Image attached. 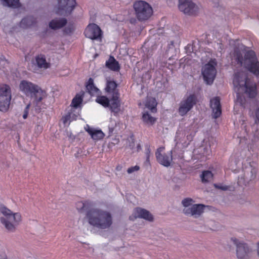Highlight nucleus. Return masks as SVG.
Wrapping results in <instances>:
<instances>
[{"instance_id": "obj_11", "label": "nucleus", "mask_w": 259, "mask_h": 259, "mask_svg": "<svg viewBox=\"0 0 259 259\" xmlns=\"http://www.w3.org/2000/svg\"><path fill=\"white\" fill-rule=\"evenodd\" d=\"M164 150V147H160L157 149L155 153L156 160L160 164L168 167L172 161V151L165 153Z\"/></svg>"}, {"instance_id": "obj_2", "label": "nucleus", "mask_w": 259, "mask_h": 259, "mask_svg": "<svg viewBox=\"0 0 259 259\" xmlns=\"http://www.w3.org/2000/svg\"><path fill=\"white\" fill-rule=\"evenodd\" d=\"M241 51L235 50L232 56L233 62L244 66L255 75H259V62L255 53L252 51L246 50L244 46L240 47Z\"/></svg>"}, {"instance_id": "obj_10", "label": "nucleus", "mask_w": 259, "mask_h": 259, "mask_svg": "<svg viewBox=\"0 0 259 259\" xmlns=\"http://www.w3.org/2000/svg\"><path fill=\"white\" fill-rule=\"evenodd\" d=\"M215 63L213 61L205 64L202 68V74L207 84L212 83L216 75Z\"/></svg>"}, {"instance_id": "obj_15", "label": "nucleus", "mask_w": 259, "mask_h": 259, "mask_svg": "<svg viewBox=\"0 0 259 259\" xmlns=\"http://www.w3.org/2000/svg\"><path fill=\"white\" fill-rule=\"evenodd\" d=\"M133 217L134 218L143 219L148 221H153V215L147 210L138 207L135 208L133 212Z\"/></svg>"}, {"instance_id": "obj_3", "label": "nucleus", "mask_w": 259, "mask_h": 259, "mask_svg": "<svg viewBox=\"0 0 259 259\" xmlns=\"http://www.w3.org/2000/svg\"><path fill=\"white\" fill-rule=\"evenodd\" d=\"M0 222L5 230L11 233L15 232L22 223L23 218L19 212H14L3 204H0Z\"/></svg>"}, {"instance_id": "obj_28", "label": "nucleus", "mask_w": 259, "mask_h": 259, "mask_svg": "<svg viewBox=\"0 0 259 259\" xmlns=\"http://www.w3.org/2000/svg\"><path fill=\"white\" fill-rule=\"evenodd\" d=\"M34 22V18L32 16H28L22 20L20 25L21 27L25 28L32 25Z\"/></svg>"}, {"instance_id": "obj_37", "label": "nucleus", "mask_w": 259, "mask_h": 259, "mask_svg": "<svg viewBox=\"0 0 259 259\" xmlns=\"http://www.w3.org/2000/svg\"><path fill=\"white\" fill-rule=\"evenodd\" d=\"M116 125V122L115 121H110V124L109 125V128L110 132H112L114 129V125Z\"/></svg>"}, {"instance_id": "obj_6", "label": "nucleus", "mask_w": 259, "mask_h": 259, "mask_svg": "<svg viewBox=\"0 0 259 259\" xmlns=\"http://www.w3.org/2000/svg\"><path fill=\"white\" fill-rule=\"evenodd\" d=\"M133 7L136 17L140 21L149 19L153 14L152 7L145 1H136L134 4Z\"/></svg>"}, {"instance_id": "obj_9", "label": "nucleus", "mask_w": 259, "mask_h": 259, "mask_svg": "<svg viewBox=\"0 0 259 259\" xmlns=\"http://www.w3.org/2000/svg\"><path fill=\"white\" fill-rule=\"evenodd\" d=\"M178 8L181 12L188 15L196 14L199 9L193 0H179Z\"/></svg>"}, {"instance_id": "obj_22", "label": "nucleus", "mask_w": 259, "mask_h": 259, "mask_svg": "<svg viewBox=\"0 0 259 259\" xmlns=\"http://www.w3.org/2000/svg\"><path fill=\"white\" fill-rule=\"evenodd\" d=\"M86 88L89 93L92 96L97 95L99 93V90L95 86L94 84V80L91 78L89 79Z\"/></svg>"}, {"instance_id": "obj_31", "label": "nucleus", "mask_w": 259, "mask_h": 259, "mask_svg": "<svg viewBox=\"0 0 259 259\" xmlns=\"http://www.w3.org/2000/svg\"><path fill=\"white\" fill-rule=\"evenodd\" d=\"M142 119L143 121L148 125H152L156 121V119L154 117L147 112L143 113Z\"/></svg>"}, {"instance_id": "obj_46", "label": "nucleus", "mask_w": 259, "mask_h": 259, "mask_svg": "<svg viewBox=\"0 0 259 259\" xmlns=\"http://www.w3.org/2000/svg\"><path fill=\"white\" fill-rule=\"evenodd\" d=\"M4 62V64L5 65V64L7 63L6 61H3Z\"/></svg>"}, {"instance_id": "obj_23", "label": "nucleus", "mask_w": 259, "mask_h": 259, "mask_svg": "<svg viewBox=\"0 0 259 259\" xmlns=\"http://www.w3.org/2000/svg\"><path fill=\"white\" fill-rule=\"evenodd\" d=\"M106 66L108 68L113 71H118L120 68L118 62L113 57L111 56L106 62Z\"/></svg>"}, {"instance_id": "obj_38", "label": "nucleus", "mask_w": 259, "mask_h": 259, "mask_svg": "<svg viewBox=\"0 0 259 259\" xmlns=\"http://www.w3.org/2000/svg\"><path fill=\"white\" fill-rule=\"evenodd\" d=\"M71 114L64 117L63 118L64 123L66 124L68 120H69L70 119V118H71Z\"/></svg>"}, {"instance_id": "obj_25", "label": "nucleus", "mask_w": 259, "mask_h": 259, "mask_svg": "<svg viewBox=\"0 0 259 259\" xmlns=\"http://www.w3.org/2000/svg\"><path fill=\"white\" fill-rule=\"evenodd\" d=\"M194 200L190 198H186L182 200V204L183 207V212L185 214L187 211L193 205Z\"/></svg>"}, {"instance_id": "obj_35", "label": "nucleus", "mask_w": 259, "mask_h": 259, "mask_svg": "<svg viewBox=\"0 0 259 259\" xmlns=\"http://www.w3.org/2000/svg\"><path fill=\"white\" fill-rule=\"evenodd\" d=\"M140 169V167L138 165H135L134 166L128 168L127 170V172L128 174H132L134 171H136L139 170Z\"/></svg>"}, {"instance_id": "obj_41", "label": "nucleus", "mask_w": 259, "mask_h": 259, "mask_svg": "<svg viewBox=\"0 0 259 259\" xmlns=\"http://www.w3.org/2000/svg\"><path fill=\"white\" fill-rule=\"evenodd\" d=\"M214 186L215 187L219 188L224 190H226L227 189V187L226 186L219 187L217 185H215Z\"/></svg>"}, {"instance_id": "obj_30", "label": "nucleus", "mask_w": 259, "mask_h": 259, "mask_svg": "<svg viewBox=\"0 0 259 259\" xmlns=\"http://www.w3.org/2000/svg\"><path fill=\"white\" fill-rule=\"evenodd\" d=\"M145 106L152 111H154L155 110V107L157 106V102L156 100L153 98H147Z\"/></svg>"}, {"instance_id": "obj_43", "label": "nucleus", "mask_w": 259, "mask_h": 259, "mask_svg": "<svg viewBox=\"0 0 259 259\" xmlns=\"http://www.w3.org/2000/svg\"><path fill=\"white\" fill-rule=\"evenodd\" d=\"M149 153H150V151H149V149H148L147 150V159H148L149 157Z\"/></svg>"}, {"instance_id": "obj_27", "label": "nucleus", "mask_w": 259, "mask_h": 259, "mask_svg": "<svg viewBox=\"0 0 259 259\" xmlns=\"http://www.w3.org/2000/svg\"><path fill=\"white\" fill-rule=\"evenodd\" d=\"M255 123L251 127L252 133L254 135L259 136V108L255 112Z\"/></svg>"}, {"instance_id": "obj_7", "label": "nucleus", "mask_w": 259, "mask_h": 259, "mask_svg": "<svg viewBox=\"0 0 259 259\" xmlns=\"http://www.w3.org/2000/svg\"><path fill=\"white\" fill-rule=\"evenodd\" d=\"M12 99V90L8 84H0V111L7 112L10 107Z\"/></svg>"}, {"instance_id": "obj_4", "label": "nucleus", "mask_w": 259, "mask_h": 259, "mask_svg": "<svg viewBox=\"0 0 259 259\" xmlns=\"http://www.w3.org/2000/svg\"><path fill=\"white\" fill-rule=\"evenodd\" d=\"M86 218L90 225L100 229L108 228L112 223L110 212L97 207L96 204L87 212Z\"/></svg>"}, {"instance_id": "obj_18", "label": "nucleus", "mask_w": 259, "mask_h": 259, "mask_svg": "<svg viewBox=\"0 0 259 259\" xmlns=\"http://www.w3.org/2000/svg\"><path fill=\"white\" fill-rule=\"evenodd\" d=\"M84 129L95 141L102 140L105 136L101 130H97L91 127L88 124L85 125Z\"/></svg>"}, {"instance_id": "obj_21", "label": "nucleus", "mask_w": 259, "mask_h": 259, "mask_svg": "<svg viewBox=\"0 0 259 259\" xmlns=\"http://www.w3.org/2000/svg\"><path fill=\"white\" fill-rule=\"evenodd\" d=\"M210 106L213 111L214 118H217L221 114L220 101L219 98L215 97L210 100Z\"/></svg>"}, {"instance_id": "obj_36", "label": "nucleus", "mask_w": 259, "mask_h": 259, "mask_svg": "<svg viewBox=\"0 0 259 259\" xmlns=\"http://www.w3.org/2000/svg\"><path fill=\"white\" fill-rule=\"evenodd\" d=\"M31 105H34L33 104H31V102L30 104H28L26 107V109L25 110L24 113L23 115V117L24 119H26L27 117L28 116V110Z\"/></svg>"}, {"instance_id": "obj_5", "label": "nucleus", "mask_w": 259, "mask_h": 259, "mask_svg": "<svg viewBox=\"0 0 259 259\" xmlns=\"http://www.w3.org/2000/svg\"><path fill=\"white\" fill-rule=\"evenodd\" d=\"M19 88L22 93L30 98L31 104L34 106H37L47 97L46 92L39 86L26 80L20 81Z\"/></svg>"}, {"instance_id": "obj_34", "label": "nucleus", "mask_w": 259, "mask_h": 259, "mask_svg": "<svg viewBox=\"0 0 259 259\" xmlns=\"http://www.w3.org/2000/svg\"><path fill=\"white\" fill-rule=\"evenodd\" d=\"M82 102V98L79 95H77L72 100L71 105L74 108L78 107Z\"/></svg>"}, {"instance_id": "obj_39", "label": "nucleus", "mask_w": 259, "mask_h": 259, "mask_svg": "<svg viewBox=\"0 0 259 259\" xmlns=\"http://www.w3.org/2000/svg\"><path fill=\"white\" fill-rule=\"evenodd\" d=\"M185 136H186V138L189 141H191L192 140V138L193 137V135H188V134L186 133V132H185Z\"/></svg>"}, {"instance_id": "obj_8", "label": "nucleus", "mask_w": 259, "mask_h": 259, "mask_svg": "<svg viewBox=\"0 0 259 259\" xmlns=\"http://www.w3.org/2000/svg\"><path fill=\"white\" fill-rule=\"evenodd\" d=\"M230 240L236 246V255L238 259H249L250 257L252 250L246 243L234 237Z\"/></svg>"}, {"instance_id": "obj_40", "label": "nucleus", "mask_w": 259, "mask_h": 259, "mask_svg": "<svg viewBox=\"0 0 259 259\" xmlns=\"http://www.w3.org/2000/svg\"><path fill=\"white\" fill-rule=\"evenodd\" d=\"M215 48H217L218 50V51L221 52L222 50H223L222 45L221 44H217V48L216 47H215Z\"/></svg>"}, {"instance_id": "obj_1", "label": "nucleus", "mask_w": 259, "mask_h": 259, "mask_svg": "<svg viewBox=\"0 0 259 259\" xmlns=\"http://www.w3.org/2000/svg\"><path fill=\"white\" fill-rule=\"evenodd\" d=\"M233 83L236 93L234 108L236 115L235 122L246 131V125H244L246 123L245 117L241 114L245 108V99L241 94L245 93L250 98L254 97L257 94L256 85L247 78L246 73L242 71L235 73Z\"/></svg>"}, {"instance_id": "obj_44", "label": "nucleus", "mask_w": 259, "mask_h": 259, "mask_svg": "<svg viewBox=\"0 0 259 259\" xmlns=\"http://www.w3.org/2000/svg\"><path fill=\"white\" fill-rule=\"evenodd\" d=\"M257 254H258V255L259 256V242L258 243V245H257Z\"/></svg>"}, {"instance_id": "obj_26", "label": "nucleus", "mask_w": 259, "mask_h": 259, "mask_svg": "<svg viewBox=\"0 0 259 259\" xmlns=\"http://www.w3.org/2000/svg\"><path fill=\"white\" fill-rule=\"evenodd\" d=\"M36 62L38 67L47 69L50 67V64L46 61L45 57L39 55L36 57Z\"/></svg>"}, {"instance_id": "obj_16", "label": "nucleus", "mask_w": 259, "mask_h": 259, "mask_svg": "<svg viewBox=\"0 0 259 259\" xmlns=\"http://www.w3.org/2000/svg\"><path fill=\"white\" fill-rule=\"evenodd\" d=\"M205 207L202 204H194L185 214L187 216L197 218L204 212Z\"/></svg>"}, {"instance_id": "obj_42", "label": "nucleus", "mask_w": 259, "mask_h": 259, "mask_svg": "<svg viewBox=\"0 0 259 259\" xmlns=\"http://www.w3.org/2000/svg\"><path fill=\"white\" fill-rule=\"evenodd\" d=\"M233 162L232 161H231L229 163L230 165H229V168H230V169H231L232 170H235V169L234 168V167L232 166V165H233Z\"/></svg>"}, {"instance_id": "obj_20", "label": "nucleus", "mask_w": 259, "mask_h": 259, "mask_svg": "<svg viewBox=\"0 0 259 259\" xmlns=\"http://www.w3.org/2000/svg\"><path fill=\"white\" fill-rule=\"evenodd\" d=\"M120 95H117V97L112 96L109 97L110 101L109 106L111 111L115 114H117L120 111V100L119 99Z\"/></svg>"}, {"instance_id": "obj_24", "label": "nucleus", "mask_w": 259, "mask_h": 259, "mask_svg": "<svg viewBox=\"0 0 259 259\" xmlns=\"http://www.w3.org/2000/svg\"><path fill=\"white\" fill-rule=\"evenodd\" d=\"M67 22L65 19H56L53 20L49 24L50 27L54 29H58L64 26Z\"/></svg>"}, {"instance_id": "obj_33", "label": "nucleus", "mask_w": 259, "mask_h": 259, "mask_svg": "<svg viewBox=\"0 0 259 259\" xmlns=\"http://www.w3.org/2000/svg\"><path fill=\"white\" fill-rule=\"evenodd\" d=\"M110 100L105 96H99L96 99V102L104 107H109Z\"/></svg>"}, {"instance_id": "obj_32", "label": "nucleus", "mask_w": 259, "mask_h": 259, "mask_svg": "<svg viewBox=\"0 0 259 259\" xmlns=\"http://www.w3.org/2000/svg\"><path fill=\"white\" fill-rule=\"evenodd\" d=\"M4 6L17 8L19 7V0H1Z\"/></svg>"}, {"instance_id": "obj_12", "label": "nucleus", "mask_w": 259, "mask_h": 259, "mask_svg": "<svg viewBox=\"0 0 259 259\" xmlns=\"http://www.w3.org/2000/svg\"><path fill=\"white\" fill-rule=\"evenodd\" d=\"M196 104V97L193 95H190L184 98L180 103L179 113L181 116L185 115Z\"/></svg>"}, {"instance_id": "obj_13", "label": "nucleus", "mask_w": 259, "mask_h": 259, "mask_svg": "<svg viewBox=\"0 0 259 259\" xmlns=\"http://www.w3.org/2000/svg\"><path fill=\"white\" fill-rule=\"evenodd\" d=\"M75 4V0H59L56 13L60 15H67L72 12Z\"/></svg>"}, {"instance_id": "obj_45", "label": "nucleus", "mask_w": 259, "mask_h": 259, "mask_svg": "<svg viewBox=\"0 0 259 259\" xmlns=\"http://www.w3.org/2000/svg\"><path fill=\"white\" fill-rule=\"evenodd\" d=\"M1 259H10L7 256H5L4 257H2Z\"/></svg>"}, {"instance_id": "obj_19", "label": "nucleus", "mask_w": 259, "mask_h": 259, "mask_svg": "<svg viewBox=\"0 0 259 259\" xmlns=\"http://www.w3.org/2000/svg\"><path fill=\"white\" fill-rule=\"evenodd\" d=\"M116 88L117 84L114 81L107 79L105 91L106 93H107L109 97L114 96L117 97V95H120Z\"/></svg>"}, {"instance_id": "obj_14", "label": "nucleus", "mask_w": 259, "mask_h": 259, "mask_svg": "<svg viewBox=\"0 0 259 259\" xmlns=\"http://www.w3.org/2000/svg\"><path fill=\"white\" fill-rule=\"evenodd\" d=\"M84 34L91 39H98L101 38V30L97 25L90 24L85 29Z\"/></svg>"}, {"instance_id": "obj_17", "label": "nucleus", "mask_w": 259, "mask_h": 259, "mask_svg": "<svg viewBox=\"0 0 259 259\" xmlns=\"http://www.w3.org/2000/svg\"><path fill=\"white\" fill-rule=\"evenodd\" d=\"M95 202L91 200L78 201L76 203V208L80 212L87 211V212L95 206Z\"/></svg>"}, {"instance_id": "obj_29", "label": "nucleus", "mask_w": 259, "mask_h": 259, "mask_svg": "<svg viewBox=\"0 0 259 259\" xmlns=\"http://www.w3.org/2000/svg\"><path fill=\"white\" fill-rule=\"evenodd\" d=\"M201 181L203 183H207L212 180L213 175L211 171L206 170L202 172L200 176Z\"/></svg>"}]
</instances>
